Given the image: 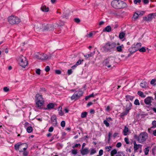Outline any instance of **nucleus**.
<instances>
[{"mask_svg":"<svg viewBox=\"0 0 156 156\" xmlns=\"http://www.w3.org/2000/svg\"><path fill=\"white\" fill-rule=\"evenodd\" d=\"M129 111L125 110V111L120 114V116L122 117L125 115H127L129 112Z\"/></svg>","mask_w":156,"mask_h":156,"instance_id":"nucleus-24","label":"nucleus"},{"mask_svg":"<svg viewBox=\"0 0 156 156\" xmlns=\"http://www.w3.org/2000/svg\"><path fill=\"white\" fill-rule=\"evenodd\" d=\"M50 69V67L48 66H47L45 67V70L46 72H48Z\"/></svg>","mask_w":156,"mask_h":156,"instance_id":"nucleus-51","label":"nucleus"},{"mask_svg":"<svg viewBox=\"0 0 156 156\" xmlns=\"http://www.w3.org/2000/svg\"><path fill=\"white\" fill-rule=\"evenodd\" d=\"M15 149L16 150H19L20 152H23L27 148L28 145L26 143L21 144L20 142L18 143L14 146Z\"/></svg>","mask_w":156,"mask_h":156,"instance_id":"nucleus-3","label":"nucleus"},{"mask_svg":"<svg viewBox=\"0 0 156 156\" xmlns=\"http://www.w3.org/2000/svg\"><path fill=\"white\" fill-rule=\"evenodd\" d=\"M103 154V150L102 149H101L99 150V156H101Z\"/></svg>","mask_w":156,"mask_h":156,"instance_id":"nucleus-58","label":"nucleus"},{"mask_svg":"<svg viewBox=\"0 0 156 156\" xmlns=\"http://www.w3.org/2000/svg\"><path fill=\"white\" fill-rule=\"evenodd\" d=\"M96 32L93 31L89 33L86 36L87 38H92L93 36L95 35L96 34Z\"/></svg>","mask_w":156,"mask_h":156,"instance_id":"nucleus-18","label":"nucleus"},{"mask_svg":"<svg viewBox=\"0 0 156 156\" xmlns=\"http://www.w3.org/2000/svg\"><path fill=\"white\" fill-rule=\"evenodd\" d=\"M23 152V156H27L28 153V151H25H25H24Z\"/></svg>","mask_w":156,"mask_h":156,"instance_id":"nucleus-50","label":"nucleus"},{"mask_svg":"<svg viewBox=\"0 0 156 156\" xmlns=\"http://www.w3.org/2000/svg\"><path fill=\"white\" fill-rule=\"evenodd\" d=\"M156 16V13H152L148 14L147 16L143 17L144 20L146 21H151Z\"/></svg>","mask_w":156,"mask_h":156,"instance_id":"nucleus-11","label":"nucleus"},{"mask_svg":"<svg viewBox=\"0 0 156 156\" xmlns=\"http://www.w3.org/2000/svg\"><path fill=\"white\" fill-rule=\"evenodd\" d=\"M123 48L124 46L123 44L117 46V44H116L115 49L117 50V51L119 52H122V48Z\"/></svg>","mask_w":156,"mask_h":156,"instance_id":"nucleus-19","label":"nucleus"},{"mask_svg":"<svg viewBox=\"0 0 156 156\" xmlns=\"http://www.w3.org/2000/svg\"><path fill=\"white\" fill-rule=\"evenodd\" d=\"M40 55H41V57H44V59H41V60H45V59H47L48 58V57L47 56V55L45 54H44V53H41L40 54Z\"/></svg>","mask_w":156,"mask_h":156,"instance_id":"nucleus-29","label":"nucleus"},{"mask_svg":"<svg viewBox=\"0 0 156 156\" xmlns=\"http://www.w3.org/2000/svg\"><path fill=\"white\" fill-rule=\"evenodd\" d=\"M148 137V135L146 132L140 133L138 136V141L140 143H142L146 141Z\"/></svg>","mask_w":156,"mask_h":156,"instance_id":"nucleus-8","label":"nucleus"},{"mask_svg":"<svg viewBox=\"0 0 156 156\" xmlns=\"http://www.w3.org/2000/svg\"><path fill=\"white\" fill-rule=\"evenodd\" d=\"M103 123L105 124L107 127H108L109 126V124L107 120H105L103 121Z\"/></svg>","mask_w":156,"mask_h":156,"instance_id":"nucleus-41","label":"nucleus"},{"mask_svg":"<svg viewBox=\"0 0 156 156\" xmlns=\"http://www.w3.org/2000/svg\"><path fill=\"white\" fill-rule=\"evenodd\" d=\"M137 94L142 98H144L146 97V95L141 91H138Z\"/></svg>","mask_w":156,"mask_h":156,"instance_id":"nucleus-26","label":"nucleus"},{"mask_svg":"<svg viewBox=\"0 0 156 156\" xmlns=\"http://www.w3.org/2000/svg\"><path fill=\"white\" fill-rule=\"evenodd\" d=\"M124 140L127 144H129V139L128 138L125 137L124 139Z\"/></svg>","mask_w":156,"mask_h":156,"instance_id":"nucleus-52","label":"nucleus"},{"mask_svg":"<svg viewBox=\"0 0 156 156\" xmlns=\"http://www.w3.org/2000/svg\"><path fill=\"white\" fill-rule=\"evenodd\" d=\"M126 101H129V100H130L131 101H132L134 97V96H132L129 95H127L126 96Z\"/></svg>","mask_w":156,"mask_h":156,"instance_id":"nucleus-21","label":"nucleus"},{"mask_svg":"<svg viewBox=\"0 0 156 156\" xmlns=\"http://www.w3.org/2000/svg\"><path fill=\"white\" fill-rule=\"evenodd\" d=\"M74 21L76 23H79L80 22V20L78 18H76L74 19Z\"/></svg>","mask_w":156,"mask_h":156,"instance_id":"nucleus-53","label":"nucleus"},{"mask_svg":"<svg viewBox=\"0 0 156 156\" xmlns=\"http://www.w3.org/2000/svg\"><path fill=\"white\" fill-rule=\"evenodd\" d=\"M55 73L57 74H59L61 73V71L59 70H56Z\"/></svg>","mask_w":156,"mask_h":156,"instance_id":"nucleus-57","label":"nucleus"},{"mask_svg":"<svg viewBox=\"0 0 156 156\" xmlns=\"http://www.w3.org/2000/svg\"><path fill=\"white\" fill-rule=\"evenodd\" d=\"M134 104L136 105H139L140 103L139 100L137 99H136L134 101Z\"/></svg>","mask_w":156,"mask_h":156,"instance_id":"nucleus-42","label":"nucleus"},{"mask_svg":"<svg viewBox=\"0 0 156 156\" xmlns=\"http://www.w3.org/2000/svg\"><path fill=\"white\" fill-rule=\"evenodd\" d=\"M89 151L88 148H86L80 150L81 154L83 155H84L87 154L89 153Z\"/></svg>","mask_w":156,"mask_h":156,"instance_id":"nucleus-16","label":"nucleus"},{"mask_svg":"<svg viewBox=\"0 0 156 156\" xmlns=\"http://www.w3.org/2000/svg\"><path fill=\"white\" fill-rule=\"evenodd\" d=\"M71 152L72 154H76L77 153V150L75 149L72 150Z\"/></svg>","mask_w":156,"mask_h":156,"instance_id":"nucleus-44","label":"nucleus"},{"mask_svg":"<svg viewBox=\"0 0 156 156\" xmlns=\"http://www.w3.org/2000/svg\"><path fill=\"white\" fill-rule=\"evenodd\" d=\"M35 98L37 106L38 107H41L43 105L44 102L42 95L37 94L36 95Z\"/></svg>","mask_w":156,"mask_h":156,"instance_id":"nucleus-5","label":"nucleus"},{"mask_svg":"<svg viewBox=\"0 0 156 156\" xmlns=\"http://www.w3.org/2000/svg\"><path fill=\"white\" fill-rule=\"evenodd\" d=\"M65 122L64 121H62L61 123V126L62 127H64L65 126Z\"/></svg>","mask_w":156,"mask_h":156,"instance_id":"nucleus-45","label":"nucleus"},{"mask_svg":"<svg viewBox=\"0 0 156 156\" xmlns=\"http://www.w3.org/2000/svg\"><path fill=\"white\" fill-rule=\"evenodd\" d=\"M109 57L108 58L105 59L103 62L104 64L106 66H107L108 68H110L111 67V66L109 65V64H111L112 62L109 59Z\"/></svg>","mask_w":156,"mask_h":156,"instance_id":"nucleus-13","label":"nucleus"},{"mask_svg":"<svg viewBox=\"0 0 156 156\" xmlns=\"http://www.w3.org/2000/svg\"><path fill=\"white\" fill-rule=\"evenodd\" d=\"M73 73V71L71 69H69L67 71V74L69 75Z\"/></svg>","mask_w":156,"mask_h":156,"instance_id":"nucleus-48","label":"nucleus"},{"mask_svg":"<svg viewBox=\"0 0 156 156\" xmlns=\"http://www.w3.org/2000/svg\"><path fill=\"white\" fill-rule=\"evenodd\" d=\"M138 15L137 14V12H136L134 14L133 16V17L135 19L137 18L138 17Z\"/></svg>","mask_w":156,"mask_h":156,"instance_id":"nucleus-46","label":"nucleus"},{"mask_svg":"<svg viewBox=\"0 0 156 156\" xmlns=\"http://www.w3.org/2000/svg\"><path fill=\"white\" fill-rule=\"evenodd\" d=\"M90 155H91L96 153V150L95 149L91 148L90 149Z\"/></svg>","mask_w":156,"mask_h":156,"instance_id":"nucleus-27","label":"nucleus"},{"mask_svg":"<svg viewBox=\"0 0 156 156\" xmlns=\"http://www.w3.org/2000/svg\"><path fill=\"white\" fill-rule=\"evenodd\" d=\"M112 31V28L110 26H108L106 27L103 30V32H110Z\"/></svg>","mask_w":156,"mask_h":156,"instance_id":"nucleus-20","label":"nucleus"},{"mask_svg":"<svg viewBox=\"0 0 156 156\" xmlns=\"http://www.w3.org/2000/svg\"><path fill=\"white\" fill-rule=\"evenodd\" d=\"M41 10L44 12H47L49 11V9L48 7H46L45 5H42L41 8Z\"/></svg>","mask_w":156,"mask_h":156,"instance_id":"nucleus-22","label":"nucleus"},{"mask_svg":"<svg viewBox=\"0 0 156 156\" xmlns=\"http://www.w3.org/2000/svg\"><path fill=\"white\" fill-rule=\"evenodd\" d=\"M83 93L81 90L76 91L73 95L71 97V100L78 99L80 97L82 96L83 95Z\"/></svg>","mask_w":156,"mask_h":156,"instance_id":"nucleus-10","label":"nucleus"},{"mask_svg":"<svg viewBox=\"0 0 156 156\" xmlns=\"http://www.w3.org/2000/svg\"><path fill=\"white\" fill-rule=\"evenodd\" d=\"M87 112H82L81 114V117L82 118H85L87 116Z\"/></svg>","mask_w":156,"mask_h":156,"instance_id":"nucleus-36","label":"nucleus"},{"mask_svg":"<svg viewBox=\"0 0 156 156\" xmlns=\"http://www.w3.org/2000/svg\"><path fill=\"white\" fill-rule=\"evenodd\" d=\"M41 55H40V53H38L36 55H35V57L37 58L41 59H44V57H41Z\"/></svg>","mask_w":156,"mask_h":156,"instance_id":"nucleus-30","label":"nucleus"},{"mask_svg":"<svg viewBox=\"0 0 156 156\" xmlns=\"http://www.w3.org/2000/svg\"><path fill=\"white\" fill-rule=\"evenodd\" d=\"M139 51L141 52H145L146 51V49L144 47H142V48H139Z\"/></svg>","mask_w":156,"mask_h":156,"instance_id":"nucleus-38","label":"nucleus"},{"mask_svg":"<svg viewBox=\"0 0 156 156\" xmlns=\"http://www.w3.org/2000/svg\"><path fill=\"white\" fill-rule=\"evenodd\" d=\"M51 123L54 126H57V123L56 118L55 115H53L51 117Z\"/></svg>","mask_w":156,"mask_h":156,"instance_id":"nucleus-15","label":"nucleus"},{"mask_svg":"<svg viewBox=\"0 0 156 156\" xmlns=\"http://www.w3.org/2000/svg\"><path fill=\"white\" fill-rule=\"evenodd\" d=\"M41 92H44L46 91V89L44 87H42L41 88Z\"/></svg>","mask_w":156,"mask_h":156,"instance_id":"nucleus-63","label":"nucleus"},{"mask_svg":"<svg viewBox=\"0 0 156 156\" xmlns=\"http://www.w3.org/2000/svg\"><path fill=\"white\" fill-rule=\"evenodd\" d=\"M125 34L123 32H121L119 34V37L120 39L123 38L125 36Z\"/></svg>","mask_w":156,"mask_h":156,"instance_id":"nucleus-35","label":"nucleus"},{"mask_svg":"<svg viewBox=\"0 0 156 156\" xmlns=\"http://www.w3.org/2000/svg\"><path fill=\"white\" fill-rule=\"evenodd\" d=\"M41 70L40 69H38L36 70V73L38 75H40L41 73Z\"/></svg>","mask_w":156,"mask_h":156,"instance_id":"nucleus-49","label":"nucleus"},{"mask_svg":"<svg viewBox=\"0 0 156 156\" xmlns=\"http://www.w3.org/2000/svg\"><path fill=\"white\" fill-rule=\"evenodd\" d=\"M116 47V43L109 41L105 43L101 49V51L104 53H111L115 51Z\"/></svg>","mask_w":156,"mask_h":156,"instance_id":"nucleus-1","label":"nucleus"},{"mask_svg":"<svg viewBox=\"0 0 156 156\" xmlns=\"http://www.w3.org/2000/svg\"><path fill=\"white\" fill-rule=\"evenodd\" d=\"M39 26L38 25H35L34 27L35 29L36 28V29H37L38 30H41L43 31V30H51L54 27L53 26H52V25L50 24H47L44 26V28L42 29L41 28V27H43V25L41 24H39Z\"/></svg>","mask_w":156,"mask_h":156,"instance_id":"nucleus-4","label":"nucleus"},{"mask_svg":"<svg viewBox=\"0 0 156 156\" xmlns=\"http://www.w3.org/2000/svg\"><path fill=\"white\" fill-rule=\"evenodd\" d=\"M83 60H81V59H79L78 60V61L76 62V66H78L81 63V62H83Z\"/></svg>","mask_w":156,"mask_h":156,"instance_id":"nucleus-39","label":"nucleus"},{"mask_svg":"<svg viewBox=\"0 0 156 156\" xmlns=\"http://www.w3.org/2000/svg\"><path fill=\"white\" fill-rule=\"evenodd\" d=\"M134 152H136V151L139 148H141L142 145L140 144H136V141H134Z\"/></svg>","mask_w":156,"mask_h":156,"instance_id":"nucleus-14","label":"nucleus"},{"mask_svg":"<svg viewBox=\"0 0 156 156\" xmlns=\"http://www.w3.org/2000/svg\"><path fill=\"white\" fill-rule=\"evenodd\" d=\"M112 6L116 9H121L124 8L126 6V3L123 1L119 0H114L112 2Z\"/></svg>","mask_w":156,"mask_h":156,"instance_id":"nucleus-2","label":"nucleus"},{"mask_svg":"<svg viewBox=\"0 0 156 156\" xmlns=\"http://www.w3.org/2000/svg\"><path fill=\"white\" fill-rule=\"evenodd\" d=\"M116 156H125L124 154L121 151L118 152Z\"/></svg>","mask_w":156,"mask_h":156,"instance_id":"nucleus-37","label":"nucleus"},{"mask_svg":"<svg viewBox=\"0 0 156 156\" xmlns=\"http://www.w3.org/2000/svg\"><path fill=\"white\" fill-rule=\"evenodd\" d=\"M136 12L137 14L138 15V16H142L144 13V11H141V12L139 11H137Z\"/></svg>","mask_w":156,"mask_h":156,"instance_id":"nucleus-40","label":"nucleus"},{"mask_svg":"<svg viewBox=\"0 0 156 156\" xmlns=\"http://www.w3.org/2000/svg\"><path fill=\"white\" fill-rule=\"evenodd\" d=\"M33 130V129L31 126H28L27 128V131L29 133L32 132Z\"/></svg>","mask_w":156,"mask_h":156,"instance_id":"nucleus-28","label":"nucleus"},{"mask_svg":"<svg viewBox=\"0 0 156 156\" xmlns=\"http://www.w3.org/2000/svg\"><path fill=\"white\" fill-rule=\"evenodd\" d=\"M117 151L116 150L114 149L111 152V156H113V155H115L117 153Z\"/></svg>","mask_w":156,"mask_h":156,"instance_id":"nucleus-31","label":"nucleus"},{"mask_svg":"<svg viewBox=\"0 0 156 156\" xmlns=\"http://www.w3.org/2000/svg\"><path fill=\"white\" fill-rule=\"evenodd\" d=\"M59 114L60 116H62L63 115V113L62 112V110H61L59 112Z\"/></svg>","mask_w":156,"mask_h":156,"instance_id":"nucleus-62","label":"nucleus"},{"mask_svg":"<svg viewBox=\"0 0 156 156\" xmlns=\"http://www.w3.org/2000/svg\"><path fill=\"white\" fill-rule=\"evenodd\" d=\"M152 125L153 126V127H156V121L154 120L153 121L152 123Z\"/></svg>","mask_w":156,"mask_h":156,"instance_id":"nucleus-47","label":"nucleus"},{"mask_svg":"<svg viewBox=\"0 0 156 156\" xmlns=\"http://www.w3.org/2000/svg\"><path fill=\"white\" fill-rule=\"evenodd\" d=\"M8 22L11 24H18L20 22V20L15 16H11L8 17Z\"/></svg>","mask_w":156,"mask_h":156,"instance_id":"nucleus-6","label":"nucleus"},{"mask_svg":"<svg viewBox=\"0 0 156 156\" xmlns=\"http://www.w3.org/2000/svg\"><path fill=\"white\" fill-rule=\"evenodd\" d=\"M55 106V105L54 104L51 103L48 104L47 105V107L48 109H50L53 108Z\"/></svg>","mask_w":156,"mask_h":156,"instance_id":"nucleus-25","label":"nucleus"},{"mask_svg":"<svg viewBox=\"0 0 156 156\" xmlns=\"http://www.w3.org/2000/svg\"><path fill=\"white\" fill-rule=\"evenodd\" d=\"M153 99L152 97H148L144 100L145 103L147 105H151V103Z\"/></svg>","mask_w":156,"mask_h":156,"instance_id":"nucleus-12","label":"nucleus"},{"mask_svg":"<svg viewBox=\"0 0 156 156\" xmlns=\"http://www.w3.org/2000/svg\"><path fill=\"white\" fill-rule=\"evenodd\" d=\"M122 146V144L120 142H119L117 143V144L116 145V147H120Z\"/></svg>","mask_w":156,"mask_h":156,"instance_id":"nucleus-56","label":"nucleus"},{"mask_svg":"<svg viewBox=\"0 0 156 156\" xmlns=\"http://www.w3.org/2000/svg\"><path fill=\"white\" fill-rule=\"evenodd\" d=\"M141 44L140 43H137L136 44H134L129 49V51L132 52H135L139 50V48L141 47Z\"/></svg>","mask_w":156,"mask_h":156,"instance_id":"nucleus-9","label":"nucleus"},{"mask_svg":"<svg viewBox=\"0 0 156 156\" xmlns=\"http://www.w3.org/2000/svg\"><path fill=\"white\" fill-rule=\"evenodd\" d=\"M3 90L5 92H7L9 90V89L7 87H5L3 88Z\"/></svg>","mask_w":156,"mask_h":156,"instance_id":"nucleus-55","label":"nucleus"},{"mask_svg":"<svg viewBox=\"0 0 156 156\" xmlns=\"http://www.w3.org/2000/svg\"><path fill=\"white\" fill-rule=\"evenodd\" d=\"M147 85V83L146 82H142L140 83V86L142 88H144Z\"/></svg>","mask_w":156,"mask_h":156,"instance_id":"nucleus-34","label":"nucleus"},{"mask_svg":"<svg viewBox=\"0 0 156 156\" xmlns=\"http://www.w3.org/2000/svg\"><path fill=\"white\" fill-rule=\"evenodd\" d=\"M84 56L85 57H86L87 58H88L89 57H91V55H89V54H87V55H84Z\"/></svg>","mask_w":156,"mask_h":156,"instance_id":"nucleus-61","label":"nucleus"},{"mask_svg":"<svg viewBox=\"0 0 156 156\" xmlns=\"http://www.w3.org/2000/svg\"><path fill=\"white\" fill-rule=\"evenodd\" d=\"M105 23V22L103 21H101L99 23V25L100 26L104 24Z\"/></svg>","mask_w":156,"mask_h":156,"instance_id":"nucleus-64","label":"nucleus"},{"mask_svg":"<svg viewBox=\"0 0 156 156\" xmlns=\"http://www.w3.org/2000/svg\"><path fill=\"white\" fill-rule=\"evenodd\" d=\"M152 154L154 155H156V146L152 148Z\"/></svg>","mask_w":156,"mask_h":156,"instance_id":"nucleus-32","label":"nucleus"},{"mask_svg":"<svg viewBox=\"0 0 156 156\" xmlns=\"http://www.w3.org/2000/svg\"><path fill=\"white\" fill-rule=\"evenodd\" d=\"M18 61L20 65L23 68H25L28 64L26 58L23 55H21L20 57L18 59Z\"/></svg>","mask_w":156,"mask_h":156,"instance_id":"nucleus-7","label":"nucleus"},{"mask_svg":"<svg viewBox=\"0 0 156 156\" xmlns=\"http://www.w3.org/2000/svg\"><path fill=\"white\" fill-rule=\"evenodd\" d=\"M149 151V147H147L144 150V151L145 153V155H147Z\"/></svg>","mask_w":156,"mask_h":156,"instance_id":"nucleus-33","label":"nucleus"},{"mask_svg":"<svg viewBox=\"0 0 156 156\" xmlns=\"http://www.w3.org/2000/svg\"><path fill=\"white\" fill-rule=\"evenodd\" d=\"M80 144H76L74 146H73V148H74L75 147H78L79 146H80Z\"/></svg>","mask_w":156,"mask_h":156,"instance_id":"nucleus-60","label":"nucleus"},{"mask_svg":"<svg viewBox=\"0 0 156 156\" xmlns=\"http://www.w3.org/2000/svg\"><path fill=\"white\" fill-rule=\"evenodd\" d=\"M141 2V0H134V3L135 4H137V3H139Z\"/></svg>","mask_w":156,"mask_h":156,"instance_id":"nucleus-54","label":"nucleus"},{"mask_svg":"<svg viewBox=\"0 0 156 156\" xmlns=\"http://www.w3.org/2000/svg\"><path fill=\"white\" fill-rule=\"evenodd\" d=\"M125 110L129 112V110L131 109L132 107V104L129 101L127 102Z\"/></svg>","mask_w":156,"mask_h":156,"instance_id":"nucleus-17","label":"nucleus"},{"mask_svg":"<svg viewBox=\"0 0 156 156\" xmlns=\"http://www.w3.org/2000/svg\"><path fill=\"white\" fill-rule=\"evenodd\" d=\"M129 131V129L128 128L126 127V126H125L124 127V128L123 129V135L124 136H126L128 134V132Z\"/></svg>","mask_w":156,"mask_h":156,"instance_id":"nucleus-23","label":"nucleus"},{"mask_svg":"<svg viewBox=\"0 0 156 156\" xmlns=\"http://www.w3.org/2000/svg\"><path fill=\"white\" fill-rule=\"evenodd\" d=\"M53 129H54L53 127L52 126H51L49 129L48 131L49 132H52L53 131Z\"/></svg>","mask_w":156,"mask_h":156,"instance_id":"nucleus-59","label":"nucleus"},{"mask_svg":"<svg viewBox=\"0 0 156 156\" xmlns=\"http://www.w3.org/2000/svg\"><path fill=\"white\" fill-rule=\"evenodd\" d=\"M112 148V146H106L105 147V149L107 150V151L108 152L110 151Z\"/></svg>","mask_w":156,"mask_h":156,"instance_id":"nucleus-43","label":"nucleus"}]
</instances>
